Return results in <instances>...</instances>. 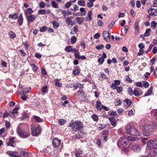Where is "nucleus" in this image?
<instances>
[{
	"mask_svg": "<svg viewBox=\"0 0 157 157\" xmlns=\"http://www.w3.org/2000/svg\"><path fill=\"white\" fill-rule=\"evenodd\" d=\"M84 134L82 132H78L76 134V138L77 139L82 138L84 136Z\"/></svg>",
	"mask_w": 157,
	"mask_h": 157,
	"instance_id": "18",
	"label": "nucleus"
},
{
	"mask_svg": "<svg viewBox=\"0 0 157 157\" xmlns=\"http://www.w3.org/2000/svg\"><path fill=\"white\" fill-rule=\"evenodd\" d=\"M82 153V149H78L76 152H75V155L76 156V157L77 156H79L78 155L81 154Z\"/></svg>",
	"mask_w": 157,
	"mask_h": 157,
	"instance_id": "41",
	"label": "nucleus"
},
{
	"mask_svg": "<svg viewBox=\"0 0 157 157\" xmlns=\"http://www.w3.org/2000/svg\"><path fill=\"white\" fill-rule=\"evenodd\" d=\"M41 91L44 93H45L47 91V86H45L43 87L41 89Z\"/></svg>",
	"mask_w": 157,
	"mask_h": 157,
	"instance_id": "56",
	"label": "nucleus"
},
{
	"mask_svg": "<svg viewBox=\"0 0 157 157\" xmlns=\"http://www.w3.org/2000/svg\"><path fill=\"white\" fill-rule=\"evenodd\" d=\"M29 153L26 151H21L20 153V156L21 157H27L29 155Z\"/></svg>",
	"mask_w": 157,
	"mask_h": 157,
	"instance_id": "25",
	"label": "nucleus"
},
{
	"mask_svg": "<svg viewBox=\"0 0 157 157\" xmlns=\"http://www.w3.org/2000/svg\"><path fill=\"white\" fill-rule=\"evenodd\" d=\"M89 2H88L87 4V6L89 7H91L93 6V2L89 1Z\"/></svg>",
	"mask_w": 157,
	"mask_h": 157,
	"instance_id": "57",
	"label": "nucleus"
},
{
	"mask_svg": "<svg viewBox=\"0 0 157 157\" xmlns=\"http://www.w3.org/2000/svg\"><path fill=\"white\" fill-rule=\"evenodd\" d=\"M72 50V47L71 46H67L65 48V50L68 52H71Z\"/></svg>",
	"mask_w": 157,
	"mask_h": 157,
	"instance_id": "44",
	"label": "nucleus"
},
{
	"mask_svg": "<svg viewBox=\"0 0 157 157\" xmlns=\"http://www.w3.org/2000/svg\"><path fill=\"white\" fill-rule=\"evenodd\" d=\"M60 79H59L57 78L54 79V82H55V85L58 87H60L62 86L61 83L59 82Z\"/></svg>",
	"mask_w": 157,
	"mask_h": 157,
	"instance_id": "20",
	"label": "nucleus"
},
{
	"mask_svg": "<svg viewBox=\"0 0 157 157\" xmlns=\"http://www.w3.org/2000/svg\"><path fill=\"white\" fill-rule=\"evenodd\" d=\"M31 66L34 71H36L37 70V67L34 64H32Z\"/></svg>",
	"mask_w": 157,
	"mask_h": 157,
	"instance_id": "50",
	"label": "nucleus"
},
{
	"mask_svg": "<svg viewBox=\"0 0 157 157\" xmlns=\"http://www.w3.org/2000/svg\"><path fill=\"white\" fill-rule=\"evenodd\" d=\"M72 18V17L71 16L69 17H68L67 18H65L66 19V23L68 24V25H69L72 22V20H71V19Z\"/></svg>",
	"mask_w": 157,
	"mask_h": 157,
	"instance_id": "36",
	"label": "nucleus"
},
{
	"mask_svg": "<svg viewBox=\"0 0 157 157\" xmlns=\"http://www.w3.org/2000/svg\"><path fill=\"white\" fill-rule=\"evenodd\" d=\"M117 87V86L115 83H112V85L111 86V88L113 90L116 89Z\"/></svg>",
	"mask_w": 157,
	"mask_h": 157,
	"instance_id": "62",
	"label": "nucleus"
},
{
	"mask_svg": "<svg viewBox=\"0 0 157 157\" xmlns=\"http://www.w3.org/2000/svg\"><path fill=\"white\" fill-rule=\"evenodd\" d=\"M17 134L21 137L26 138L28 137L30 135L29 130L28 129L26 131L23 130L19 126L17 130Z\"/></svg>",
	"mask_w": 157,
	"mask_h": 157,
	"instance_id": "4",
	"label": "nucleus"
},
{
	"mask_svg": "<svg viewBox=\"0 0 157 157\" xmlns=\"http://www.w3.org/2000/svg\"><path fill=\"white\" fill-rule=\"evenodd\" d=\"M103 36L105 40L108 42L110 40V36L109 32L108 31H104L102 33Z\"/></svg>",
	"mask_w": 157,
	"mask_h": 157,
	"instance_id": "7",
	"label": "nucleus"
},
{
	"mask_svg": "<svg viewBox=\"0 0 157 157\" xmlns=\"http://www.w3.org/2000/svg\"><path fill=\"white\" fill-rule=\"evenodd\" d=\"M27 17L29 21H33L35 19V16L33 15H30L28 16Z\"/></svg>",
	"mask_w": 157,
	"mask_h": 157,
	"instance_id": "24",
	"label": "nucleus"
},
{
	"mask_svg": "<svg viewBox=\"0 0 157 157\" xmlns=\"http://www.w3.org/2000/svg\"><path fill=\"white\" fill-rule=\"evenodd\" d=\"M78 92V95L79 97H82L84 94L82 89H80Z\"/></svg>",
	"mask_w": 157,
	"mask_h": 157,
	"instance_id": "38",
	"label": "nucleus"
},
{
	"mask_svg": "<svg viewBox=\"0 0 157 157\" xmlns=\"http://www.w3.org/2000/svg\"><path fill=\"white\" fill-rule=\"evenodd\" d=\"M79 54V52L78 50L77 51L74 53V56L76 58L78 59H80Z\"/></svg>",
	"mask_w": 157,
	"mask_h": 157,
	"instance_id": "39",
	"label": "nucleus"
},
{
	"mask_svg": "<svg viewBox=\"0 0 157 157\" xmlns=\"http://www.w3.org/2000/svg\"><path fill=\"white\" fill-rule=\"evenodd\" d=\"M101 76L104 79H107V76L103 72H101Z\"/></svg>",
	"mask_w": 157,
	"mask_h": 157,
	"instance_id": "46",
	"label": "nucleus"
},
{
	"mask_svg": "<svg viewBox=\"0 0 157 157\" xmlns=\"http://www.w3.org/2000/svg\"><path fill=\"white\" fill-rule=\"evenodd\" d=\"M100 36V33H98L94 35V38L95 39H98Z\"/></svg>",
	"mask_w": 157,
	"mask_h": 157,
	"instance_id": "58",
	"label": "nucleus"
},
{
	"mask_svg": "<svg viewBox=\"0 0 157 157\" xmlns=\"http://www.w3.org/2000/svg\"><path fill=\"white\" fill-rule=\"evenodd\" d=\"M6 153L11 157H20V156L17 155L18 152L17 151L12 152L10 151H7Z\"/></svg>",
	"mask_w": 157,
	"mask_h": 157,
	"instance_id": "12",
	"label": "nucleus"
},
{
	"mask_svg": "<svg viewBox=\"0 0 157 157\" xmlns=\"http://www.w3.org/2000/svg\"><path fill=\"white\" fill-rule=\"evenodd\" d=\"M66 122V121L64 119H60L58 121L59 124L61 125H63Z\"/></svg>",
	"mask_w": 157,
	"mask_h": 157,
	"instance_id": "37",
	"label": "nucleus"
},
{
	"mask_svg": "<svg viewBox=\"0 0 157 157\" xmlns=\"http://www.w3.org/2000/svg\"><path fill=\"white\" fill-rule=\"evenodd\" d=\"M153 44H151L149 46V47L147 50L146 51V52L147 53V52H150L151 51V49L152 48H153Z\"/></svg>",
	"mask_w": 157,
	"mask_h": 157,
	"instance_id": "61",
	"label": "nucleus"
},
{
	"mask_svg": "<svg viewBox=\"0 0 157 157\" xmlns=\"http://www.w3.org/2000/svg\"><path fill=\"white\" fill-rule=\"evenodd\" d=\"M101 102L99 101H98L96 104V106L98 110H101Z\"/></svg>",
	"mask_w": 157,
	"mask_h": 157,
	"instance_id": "30",
	"label": "nucleus"
},
{
	"mask_svg": "<svg viewBox=\"0 0 157 157\" xmlns=\"http://www.w3.org/2000/svg\"><path fill=\"white\" fill-rule=\"evenodd\" d=\"M47 29V28L46 26H44L40 28V31L41 32H43L46 31Z\"/></svg>",
	"mask_w": 157,
	"mask_h": 157,
	"instance_id": "55",
	"label": "nucleus"
},
{
	"mask_svg": "<svg viewBox=\"0 0 157 157\" xmlns=\"http://www.w3.org/2000/svg\"><path fill=\"white\" fill-rule=\"evenodd\" d=\"M46 13V11L45 10H40L38 12V13L39 14H45Z\"/></svg>",
	"mask_w": 157,
	"mask_h": 157,
	"instance_id": "60",
	"label": "nucleus"
},
{
	"mask_svg": "<svg viewBox=\"0 0 157 157\" xmlns=\"http://www.w3.org/2000/svg\"><path fill=\"white\" fill-rule=\"evenodd\" d=\"M147 148L150 150L154 148L155 147L153 140L149 141L147 144Z\"/></svg>",
	"mask_w": 157,
	"mask_h": 157,
	"instance_id": "10",
	"label": "nucleus"
},
{
	"mask_svg": "<svg viewBox=\"0 0 157 157\" xmlns=\"http://www.w3.org/2000/svg\"><path fill=\"white\" fill-rule=\"evenodd\" d=\"M9 17L11 19L16 20L18 18V15L16 13H15L13 14L10 15Z\"/></svg>",
	"mask_w": 157,
	"mask_h": 157,
	"instance_id": "26",
	"label": "nucleus"
},
{
	"mask_svg": "<svg viewBox=\"0 0 157 157\" xmlns=\"http://www.w3.org/2000/svg\"><path fill=\"white\" fill-rule=\"evenodd\" d=\"M128 93L130 95H132L134 94V90L131 88H129L128 91Z\"/></svg>",
	"mask_w": 157,
	"mask_h": 157,
	"instance_id": "54",
	"label": "nucleus"
},
{
	"mask_svg": "<svg viewBox=\"0 0 157 157\" xmlns=\"http://www.w3.org/2000/svg\"><path fill=\"white\" fill-rule=\"evenodd\" d=\"M153 131V127L149 124H146L143 126V133L144 135L148 136L151 135Z\"/></svg>",
	"mask_w": 157,
	"mask_h": 157,
	"instance_id": "3",
	"label": "nucleus"
},
{
	"mask_svg": "<svg viewBox=\"0 0 157 157\" xmlns=\"http://www.w3.org/2000/svg\"><path fill=\"white\" fill-rule=\"evenodd\" d=\"M18 107H15L13 109L12 111H10V114H11L12 115H14L15 114H17V110H18Z\"/></svg>",
	"mask_w": 157,
	"mask_h": 157,
	"instance_id": "23",
	"label": "nucleus"
},
{
	"mask_svg": "<svg viewBox=\"0 0 157 157\" xmlns=\"http://www.w3.org/2000/svg\"><path fill=\"white\" fill-rule=\"evenodd\" d=\"M109 121L112 125H115L116 124V120L113 117H111L109 118Z\"/></svg>",
	"mask_w": 157,
	"mask_h": 157,
	"instance_id": "31",
	"label": "nucleus"
},
{
	"mask_svg": "<svg viewBox=\"0 0 157 157\" xmlns=\"http://www.w3.org/2000/svg\"><path fill=\"white\" fill-rule=\"evenodd\" d=\"M104 61V59H103V58H101V57H100L98 59V61L101 64H102L103 63Z\"/></svg>",
	"mask_w": 157,
	"mask_h": 157,
	"instance_id": "59",
	"label": "nucleus"
},
{
	"mask_svg": "<svg viewBox=\"0 0 157 157\" xmlns=\"http://www.w3.org/2000/svg\"><path fill=\"white\" fill-rule=\"evenodd\" d=\"M124 104L126 106H129L132 104V102L130 100L126 99L124 101Z\"/></svg>",
	"mask_w": 157,
	"mask_h": 157,
	"instance_id": "28",
	"label": "nucleus"
},
{
	"mask_svg": "<svg viewBox=\"0 0 157 157\" xmlns=\"http://www.w3.org/2000/svg\"><path fill=\"white\" fill-rule=\"evenodd\" d=\"M39 6L40 7L42 8H44L45 6V3L41 1L39 3Z\"/></svg>",
	"mask_w": 157,
	"mask_h": 157,
	"instance_id": "53",
	"label": "nucleus"
},
{
	"mask_svg": "<svg viewBox=\"0 0 157 157\" xmlns=\"http://www.w3.org/2000/svg\"><path fill=\"white\" fill-rule=\"evenodd\" d=\"M75 19L78 23L80 25L84 21L85 19L83 17H75Z\"/></svg>",
	"mask_w": 157,
	"mask_h": 157,
	"instance_id": "15",
	"label": "nucleus"
},
{
	"mask_svg": "<svg viewBox=\"0 0 157 157\" xmlns=\"http://www.w3.org/2000/svg\"><path fill=\"white\" fill-rule=\"evenodd\" d=\"M125 130L128 134L135 136H139V132L134 127L127 126L125 127Z\"/></svg>",
	"mask_w": 157,
	"mask_h": 157,
	"instance_id": "2",
	"label": "nucleus"
},
{
	"mask_svg": "<svg viewBox=\"0 0 157 157\" xmlns=\"http://www.w3.org/2000/svg\"><path fill=\"white\" fill-rule=\"evenodd\" d=\"M31 127L33 136H37L40 134L41 130L39 126H37L36 127H35L34 125L32 124L31 125Z\"/></svg>",
	"mask_w": 157,
	"mask_h": 157,
	"instance_id": "6",
	"label": "nucleus"
},
{
	"mask_svg": "<svg viewBox=\"0 0 157 157\" xmlns=\"http://www.w3.org/2000/svg\"><path fill=\"white\" fill-rule=\"evenodd\" d=\"M31 89V87L24 88L22 90L21 92V95L28 93L30 90Z\"/></svg>",
	"mask_w": 157,
	"mask_h": 157,
	"instance_id": "14",
	"label": "nucleus"
},
{
	"mask_svg": "<svg viewBox=\"0 0 157 157\" xmlns=\"http://www.w3.org/2000/svg\"><path fill=\"white\" fill-rule=\"evenodd\" d=\"M33 13V10L31 8H27L25 11V14L27 16V14H31Z\"/></svg>",
	"mask_w": 157,
	"mask_h": 157,
	"instance_id": "21",
	"label": "nucleus"
},
{
	"mask_svg": "<svg viewBox=\"0 0 157 157\" xmlns=\"http://www.w3.org/2000/svg\"><path fill=\"white\" fill-rule=\"evenodd\" d=\"M80 68L78 66H76L75 70L73 71V74L75 75H78L80 73Z\"/></svg>",
	"mask_w": 157,
	"mask_h": 157,
	"instance_id": "16",
	"label": "nucleus"
},
{
	"mask_svg": "<svg viewBox=\"0 0 157 157\" xmlns=\"http://www.w3.org/2000/svg\"><path fill=\"white\" fill-rule=\"evenodd\" d=\"M8 33L9 37L10 38H14L16 37L15 33L12 31H9Z\"/></svg>",
	"mask_w": 157,
	"mask_h": 157,
	"instance_id": "29",
	"label": "nucleus"
},
{
	"mask_svg": "<svg viewBox=\"0 0 157 157\" xmlns=\"http://www.w3.org/2000/svg\"><path fill=\"white\" fill-rule=\"evenodd\" d=\"M142 84L143 86L146 88L148 87L149 86V83L145 81L143 82Z\"/></svg>",
	"mask_w": 157,
	"mask_h": 157,
	"instance_id": "48",
	"label": "nucleus"
},
{
	"mask_svg": "<svg viewBox=\"0 0 157 157\" xmlns=\"http://www.w3.org/2000/svg\"><path fill=\"white\" fill-rule=\"evenodd\" d=\"M33 118L36 122H40L43 121L38 116L35 115L33 116Z\"/></svg>",
	"mask_w": 157,
	"mask_h": 157,
	"instance_id": "34",
	"label": "nucleus"
},
{
	"mask_svg": "<svg viewBox=\"0 0 157 157\" xmlns=\"http://www.w3.org/2000/svg\"><path fill=\"white\" fill-rule=\"evenodd\" d=\"M157 23L155 21H152L151 22V27L154 29H155L156 27Z\"/></svg>",
	"mask_w": 157,
	"mask_h": 157,
	"instance_id": "43",
	"label": "nucleus"
},
{
	"mask_svg": "<svg viewBox=\"0 0 157 157\" xmlns=\"http://www.w3.org/2000/svg\"><path fill=\"white\" fill-rule=\"evenodd\" d=\"M140 90L139 88L135 87L134 90V94L136 96H139L143 94V92L141 91H139Z\"/></svg>",
	"mask_w": 157,
	"mask_h": 157,
	"instance_id": "13",
	"label": "nucleus"
},
{
	"mask_svg": "<svg viewBox=\"0 0 157 157\" xmlns=\"http://www.w3.org/2000/svg\"><path fill=\"white\" fill-rule=\"evenodd\" d=\"M138 139V137H134L131 136L122 137L117 141V145L119 148L123 147L126 146L128 145L129 141H134L137 140Z\"/></svg>",
	"mask_w": 157,
	"mask_h": 157,
	"instance_id": "1",
	"label": "nucleus"
},
{
	"mask_svg": "<svg viewBox=\"0 0 157 157\" xmlns=\"http://www.w3.org/2000/svg\"><path fill=\"white\" fill-rule=\"evenodd\" d=\"M151 31V29L148 28L146 29V32H145L144 35L145 36H150L151 33L150 32Z\"/></svg>",
	"mask_w": 157,
	"mask_h": 157,
	"instance_id": "32",
	"label": "nucleus"
},
{
	"mask_svg": "<svg viewBox=\"0 0 157 157\" xmlns=\"http://www.w3.org/2000/svg\"><path fill=\"white\" fill-rule=\"evenodd\" d=\"M92 15V11H89L87 14L88 17H86V21H90L92 20L91 16Z\"/></svg>",
	"mask_w": 157,
	"mask_h": 157,
	"instance_id": "19",
	"label": "nucleus"
},
{
	"mask_svg": "<svg viewBox=\"0 0 157 157\" xmlns=\"http://www.w3.org/2000/svg\"><path fill=\"white\" fill-rule=\"evenodd\" d=\"M23 16L22 14H20L18 18L17 22L20 25H21L23 23Z\"/></svg>",
	"mask_w": 157,
	"mask_h": 157,
	"instance_id": "17",
	"label": "nucleus"
},
{
	"mask_svg": "<svg viewBox=\"0 0 157 157\" xmlns=\"http://www.w3.org/2000/svg\"><path fill=\"white\" fill-rule=\"evenodd\" d=\"M80 11L81 12V16H84L86 14V11L83 8H81L80 9Z\"/></svg>",
	"mask_w": 157,
	"mask_h": 157,
	"instance_id": "35",
	"label": "nucleus"
},
{
	"mask_svg": "<svg viewBox=\"0 0 157 157\" xmlns=\"http://www.w3.org/2000/svg\"><path fill=\"white\" fill-rule=\"evenodd\" d=\"M153 87L152 86L148 89V90L145 93V96H146L151 94L153 90Z\"/></svg>",
	"mask_w": 157,
	"mask_h": 157,
	"instance_id": "27",
	"label": "nucleus"
},
{
	"mask_svg": "<svg viewBox=\"0 0 157 157\" xmlns=\"http://www.w3.org/2000/svg\"><path fill=\"white\" fill-rule=\"evenodd\" d=\"M132 149L134 152H137L140 151V147L138 144H136L132 146Z\"/></svg>",
	"mask_w": 157,
	"mask_h": 157,
	"instance_id": "11",
	"label": "nucleus"
},
{
	"mask_svg": "<svg viewBox=\"0 0 157 157\" xmlns=\"http://www.w3.org/2000/svg\"><path fill=\"white\" fill-rule=\"evenodd\" d=\"M78 4L81 6H84L85 5V1L84 0H79L78 2Z\"/></svg>",
	"mask_w": 157,
	"mask_h": 157,
	"instance_id": "33",
	"label": "nucleus"
},
{
	"mask_svg": "<svg viewBox=\"0 0 157 157\" xmlns=\"http://www.w3.org/2000/svg\"><path fill=\"white\" fill-rule=\"evenodd\" d=\"M76 40V39L75 36H72L71 39V42L72 44L75 43Z\"/></svg>",
	"mask_w": 157,
	"mask_h": 157,
	"instance_id": "49",
	"label": "nucleus"
},
{
	"mask_svg": "<svg viewBox=\"0 0 157 157\" xmlns=\"http://www.w3.org/2000/svg\"><path fill=\"white\" fill-rule=\"evenodd\" d=\"M51 5L52 6L55 8L58 7V4L54 1H52L51 2Z\"/></svg>",
	"mask_w": 157,
	"mask_h": 157,
	"instance_id": "45",
	"label": "nucleus"
},
{
	"mask_svg": "<svg viewBox=\"0 0 157 157\" xmlns=\"http://www.w3.org/2000/svg\"><path fill=\"white\" fill-rule=\"evenodd\" d=\"M144 51L143 49H140L138 53V55L139 56H141L144 54Z\"/></svg>",
	"mask_w": 157,
	"mask_h": 157,
	"instance_id": "64",
	"label": "nucleus"
},
{
	"mask_svg": "<svg viewBox=\"0 0 157 157\" xmlns=\"http://www.w3.org/2000/svg\"><path fill=\"white\" fill-rule=\"evenodd\" d=\"M61 141L60 140L57 138H55L52 141V145L55 147L59 146L61 143Z\"/></svg>",
	"mask_w": 157,
	"mask_h": 157,
	"instance_id": "9",
	"label": "nucleus"
},
{
	"mask_svg": "<svg viewBox=\"0 0 157 157\" xmlns=\"http://www.w3.org/2000/svg\"><path fill=\"white\" fill-rule=\"evenodd\" d=\"M139 22L138 20H136L134 25V28L135 29H138L139 28Z\"/></svg>",
	"mask_w": 157,
	"mask_h": 157,
	"instance_id": "42",
	"label": "nucleus"
},
{
	"mask_svg": "<svg viewBox=\"0 0 157 157\" xmlns=\"http://www.w3.org/2000/svg\"><path fill=\"white\" fill-rule=\"evenodd\" d=\"M52 23L53 27L55 29L57 28L59 26V24L56 21H53Z\"/></svg>",
	"mask_w": 157,
	"mask_h": 157,
	"instance_id": "47",
	"label": "nucleus"
},
{
	"mask_svg": "<svg viewBox=\"0 0 157 157\" xmlns=\"http://www.w3.org/2000/svg\"><path fill=\"white\" fill-rule=\"evenodd\" d=\"M104 47V45L102 44H100L96 47V48L100 50L102 49Z\"/></svg>",
	"mask_w": 157,
	"mask_h": 157,
	"instance_id": "52",
	"label": "nucleus"
},
{
	"mask_svg": "<svg viewBox=\"0 0 157 157\" xmlns=\"http://www.w3.org/2000/svg\"><path fill=\"white\" fill-rule=\"evenodd\" d=\"M83 127L82 123L80 121H76L74 123L72 129L75 131H79L81 130Z\"/></svg>",
	"mask_w": 157,
	"mask_h": 157,
	"instance_id": "5",
	"label": "nucleus"
},
{
	"mask_svg": "<svg viewBox=\"0 0 157 157\" xmlns=\"http://www.w3.org/2000/svg\"><path fill=\"white\" fill-rule=\"evenodd\" d=\"M149 14L152 16L157 15V10L152 8L149 9L148 10Z\"/></svg>",
	"mask_w": 157,
	"mask_h": 157,
	"instance_id": "8",
	"label": "nucleus"
},
{
	"mask_svg": "<svg viewBox=\"0 0 157 157\" xmlns=\"http://www.w3.org/2000/svg\"><path fill=\"white\" fill-rule=\"evenodd\" d=\"M134 114L133 111L132 110L129 111L128 113V115L129 117H131Z\"/></svg>",
	"mask_w": 157,
	"mask_h": 157,
	"instance_id": "63",
	"label": "nucleus"
},
{
	"mask_svg": "<svg viewBox=\"0 0 157 157\" xmlns=\"http://www.w3.org/2000/svg\"><path fill=\"white\" fill-rule=\"evenodd\" d=\"M92 119L94 121H98V116L96 114H94L91 116Z\"/></svg>",
	"mask_w": 157,
	"mask_h": 157,
	"instance_id": "40",
	"label": "nucleus"
},
{
	"mask_svg": "<svg viewBox=\"0 0 157 157\" xmlns=\"http://www.w3.org/2000/svg\"><path fill=\"white\" fill-rule=\"evenodd\" d=\"M83 87V86L82 84L78 83H77L74 85V88L75 90L78 87L82 88Z\"/></svg>",
	"mask_w": 157,
	"mask_h": 157,
	"instance_id": "22",
	"label": "nucleus"
},
{
	"mask_svg": "<svg viewBox=\"0 0 157 157\" xmlns=\"http://www.w3.org/2000/svg\"><path fill=\"white\" fill-rule=\"evenodd\" d=\"M116 89L117 92L119 93L121 92L123 90L122 87L121 86H117Z\"/></svg>",
	"mask_w": 157,
	"mask_h": 157,
	"instance_id": "51",
	"label": "nucleus"
}]
</instances>
